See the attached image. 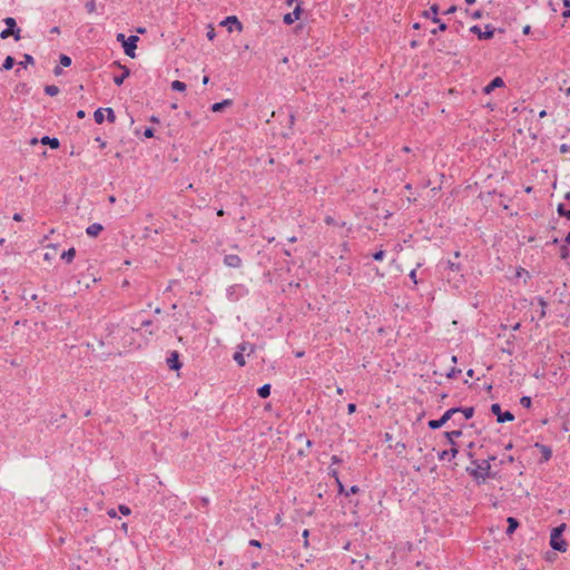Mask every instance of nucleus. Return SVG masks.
I'll list each match as a JSON object with an SVG mask.
<instances>
[{
	"instance_id": "nucleus-1",
	"label": "nucleus",
	"mask_w": 570,
	"mask_h": 570,
	"mask_svg": "<svg viewBox=\"0 0 570 570\" xmlns=\"http://www.w3.org/2000/svg\"><path fill=\"white\" fill-rule=\"evenodd\" d=\"M494 460L495 456L482 461L472 460L473 468H466V471L476 482H484L490 476L491 461Z\"/></svg>"
},
{
	"instance_id": "nucleus-2",
	"label": "nucleus",
	"mask_w": 570,
	"mask_h": 570,
	"mask_svg": "<svg viewBox=\"0 0 570 570\" xmlns=\"http://www.w3.org/2000/svg\"><path fill=\"white\" fill-rule=\"evenodd\" d=\"M461 435H462L461 430L444 432V436L446 438L448 442L451 443V449L439 452V454H438L439 460L443 461L448 456H450L451 459H454L458 455L459 449L456 448V443L454 440L456 438H460Z\"/></svg>"
},
{
	"instance_id": "nucleus-3",
	"label": "nucleus",
	"mask_w": 570,
	"mask_h": 570,
	"mask_svg": "<svg viewBox=\"0 0 570 570\" xmlns=\"http://www.w3.org/2000/svg\"><path fill=\"white\" fill-rule=\"evenodd\" d=\"M566 528V524H561L557 528H553L550 535V546L553 550L564 552L567 550V543L561 538V534Z\"/></svg>"
},
{
	"instance_id": "nucleus-4",
	"label": "nucleus",
	"mask_w": 570,
	"mask_h": 570,
	"mask_svg": "<svg viewBox=\"0 0 570 570\" xmlns=\"http://www.w3.org/2000/svg\"><path fill=\"white\" fill-rule=\"evenodd\" d=\"M3 21L7 24V28L0 32V38L7 39L10 36H13L14 40H17V41L20 40L21 30H20V28L17 27V22H16L14 18L8 17Z\"/></svg>"
},
{
	"instance_id": "nucleus-5",
	"label": "nucleus",
	"mask_w": 570,
	"mask_h": 570,
	"mask_svg": "<svg viewBox=\"0 0 570 570\" xmlns=\"http://www.w3.org/2000/svg\"><path fill=\"white\" fill-rule=\"evenodd\" d=\"M250 355L255 352V345L249 342H243L237 346V351L234 353L233 358L239 366H245L246 361L244 353Z\"/></svg>"
},
{
	"instance_id": "nucleus-6",
	"label": "nucleus",
	"mask_w": 570,
	"mask_h": 570,
	"mask_svg": "<svg viewBox=\"0 0 570 570\" xmlns=\"http://www.w3.org/2000/svg\"><path fill=\"white\" fill-rule=\"evenodd\" d=\"M328 474L335 479L340 494L350 497L351 494H356L360 492V488L357 485H352L348 490H345V487L340 480L338 471L336 469L330 468Z\"/></svg>"
},
{
	"instance_id": "nucleus-7",
	"label": "nucleus",
	"mask_w": 570,
	"mask_h": 570,
	"mask_svg": "<svg viewBox=\"0 0 570 570\" xmlns=\"http://www.w3.org/2000/svg\"><path fill=\"white\" fill-rule=\"evenodd\" d=\"M461 409L459 407H452L444 412V414L439 420H431L428 422V426L431 430H438L442 428L449 420L452 419V416L456 413H459Z\"/></svg>"
},
{
	"instance_id": "nucleus-8",
	"label": "nucleus",
	"mask_w": 570,
	"mask_h": 570,
	"mask_svg": "<svg viewBox=\"0 0 570 570\" xmlns=\"http://www.w3.org/2000/svg\"><path fill=\"white\" fill-rule=\"evenodd\" d=\"M491 412L497 416L498 423L510 422L514 420V415L510 411L502 412L498 403L491 405Z\"/></svg>"
},
{
	"instance_id": "nucleus-9",
	"label": "nucleus",
	"mask_w": 570,
	"mask_h": 570,
	"mask_svg": "<svg viewBox=\"0 0 570 570\" xmlns=\"http://www.w3.org/2000/svg\"><path fill=\"white\" fill-rule=\"evenodd\" d=\"M138 40H139L138 36H129L127 38V40L124 41L122 48H124L125 53L128 57H130V58H135L136 57L135 50L137 48Z\"/></svg>"
},
{
	"instance_id": "nucleus-10",
	"label": "nucleus",
	"mask_w": 570,
	"mask_h": 570,
	"mask_svg": "<svg viewBox=\"0 0 570 570\" xmlns=\"http://www.w3.org/2000/svg\"><path fill=\"white\" fill-rule=\"evenodd\" d=\"M470 32L478 35L479 39L481 40H488L493 37L494 29L491 27V24L485 26V31L481 30L479 26H472L470 28Z\"/></svg>"
},
{
	"instance_id": "nucleus-11",
	"label": "nucleus",
	"mask_w": 570,
	"mask_h": 570,
	"mask_svg": "<svg viewBox=\"0 0 570 570\" xmlns=\"http://www.w3.org/2000/svg\"><path fill=\"white\" fill-rule=\"evenodd\" d=\"M430 11L433 13V17H432V21L434 23H438V28L436 29H433L431 32L432 35H436L439 31H445L446 30V24L444 22H442L440 20V18L438 17L439 14V6L438 4H432L430 7Z\"/></svg>"
},
{
	"instance_id": "nucleus-12",
	"label": "nucleus",
	"mask_w": 570,
	"mask_h": 570,
	"mask_svg": "<svg viewBox=\"0 0 570 570\" xmlns=\"http://www.w3.org/2000/svg\"><path fill=\"white\" fill-rule=\"evenodd\" d=\"M222 26H226L228 27V31L232 32L233 31V27H235V29L237 31H242L243 30V24L242 22L237 19L236 16H229V17H226L222 22H220Z\"/></svg>"
},
{
	"instance_id": "nucleus-13",
	"label": "nucleus",
	"mask_w": 570,
	"mask_h": 570,
	"mask_svg": "<svg viewBox=\"0 0 570 570\" xmlns=\"http://www.w3.org/2000/svg\"><path fill=\"white\" fill-rule=\"evenodd\" d=\"M224 263L228 267L238 268L242 266V258L236 254H229L224 257Z\"/></svg>"
},
{
	"instance_id": "nucleus-14",
	"label": "nucleus",
	"mask_w": 570,
	"mask_h": 570,
	"mask_svg": "<svg viewBox=\"0 0 570 570\" xmlns=\"http://www.w3.org/2000/svg\"><path fill=\"white\" fill-rule=\"evenodd\" d=\"M301 11H302V8H301V6H299V4H297V6L295 7V9L293 10V12L287 13V14H285V16H284V19H283V20H284V22H285L286 24H291V23H293L294 21L298 20V19H299Z\"/></svg>"
},
{
	"instance_id": "nucleus-15",
	"label": "nucleus",
	"mask_w": 570,
	"mask_h": 570,
	"mask_svg": "<svg viewBox=\"0 0 570 570\" xmlns=\"http://www.w3.org/2000/svg\"><path fill=\"white\" fill-rule=\"evenodd\" d=\"M504 86V81L501 77H495L489 85H487L483 89L485 94H490L495 88H501Z\"/></svg>"
},
{
	"instance_id": "nucleus-16",
	"label": "nucleus",
	"mask_w": 570,
	"mask_h": 570,
	"mask_svg": "<svg viewBox=\"0 0 570 570\" xmlns=\"http://www.w3.org/2000/svg\"><path fill=\"white\" fill-rule=\"evenodd\" d=\"M104 229L102 225L99 224V223H94L91 225H89L87 228H86V233L88 236L90 237H96L100 234V232Z\"/></svg>"
},
{
	"instance_id": "nucleus-17",
	"label": "nucleus",
	"mask_w": 570,
	"mask_h": 570,
	"mask_svg": "<svg viewBox=\"0 0 570 570\" xmlns=\"http://www.w3.org/2000/svg\"><path fill=\"white\" fill-rule=\"evenodd\" d=\"M167 364L169 366V368L171 370H179L181 364L180 362L178 361V353L177 352H173L170 357L167 358Z\"/></svg>"
},
{
	"instance_id": "nucleus-18",
	"label": "nucleus",
	"mask_w": 570,
	"mask_h": 570,
	"mask_svg": "<svg viewBox=\"0 0 570 570\" xmlns=\"http://www.w3.org/2000/svg\"><path fill=\"white\" fill-rule=\"evenodd\" d=\"M232 104H233V101L230 99H225V100H223L220 102H215L214 105H212V111L219 112L225 107L230 106Z\"/></svg>"
},
{
	"instance_id": "nucleus-19",
	"label": "nucleus",
	"mask_w": 570,
	"mask_h": 570,
	"mask_svg": "<svg viewBox=\"0 0 570 570\" xmlns=\"http://www.w3.org/2000/svg\"><path fill=\"white\" fill-rule=\"evenodd\" d=\"M124 69V73L120 76L114 77V82L117 86H121L125 79L130 75V70L127 67L120 66Z\"/></svg>"
},
{
	"instance_id": "nucleus-20",
	"label": "nucleus",
	"mask_w": 570,
	"mask_h": 570,
	"mask_svg": "<svg viewBox=\"0 0 570 570\" xmlns=\"http://www.w3.org/2000/svg\"><path fill=\"white\" fill-rule=\"evenodd\" d=\"M41 144L49 145L52 149H57L60 145L58 138H50L49 136L42 137Z\"/></svg>"
},
{
	"instance_id": "nucleus-21",
	"label": "nucleus",
	"mask_w": 570,
	"mask_h": 570,
	"mask_svg": "<svg viewBox=\"0 0 570 570\" xmlns=\"http://www.w3.org/2000/svg\"><path fill=\"white\" fill-rule=\"evenodd\" d=\"M535 448L540 449L544 461L550 460V458L552 455V451H551V449L549 446L535 443Z\"/></svg>"
},
{
	"instance_id": "nucleus-22",
	"label": "nucleus",
	"mask_w": 570,
	"mask_h": 570,
	"mask_svg": "<svg viewBox=\"0 0 570 570\" xmlns=\"http://www.w3.org/2000/svg\"><path fill=\"white\" fill-rule=\"evenodd\" d=\"M508 529H507V534H511L515 531V529L518 528L519 525V522L517 519L512 518V517H509L508 518Z\"/></svg>"
},
{
	"instance_id": "nucleus-23",
	"label": "nucleus",
	"mask_w": 570,
	"mask_h": 570,
	"mask_svg": "<svg viewBox=\"0 0 570 570\" xmlns=\"http://www.w3.org/2000/svg\"><path fill=\"white\" fill-rule=\"evenodd\" d=\"M75 255H76V249L73 247H71L61 254V259L66 261L67 263H71Z\"/></svg>"
},
{
	"instance_id": "nucleus-24",
	"label": "nucleus",
	"mask_w": 570,
	"mask_h": 570,
	"mask_svg": "<svg viewBox=\"0 0 570 570\" xmlns=\"http://www.w3.org/2000/svg\"><path fill=\"white\" fill-rule=\"evenodd\" d=\"M257 394L262 397V399H266L271 394V385L269 384H264L262 385L258 390H257Z\"/></svg>"
},
{
	"instance_id": "nucleus-25",
	"label": "nucleus",
	"mask_w": 570,
	"mask_h": 570,
	"mask_svg": "<svg viewBox=\"0 0 570 570\" xmlns=\"http://www.w3.org/2000/svg\"><path fill=\"white\" fill-rule=\"evenodd\" d=\"M33 63H35L33 57L29 53H24L23 60H21L19 62V66H21L22 68H27L28 66L33 65Z\"/></svg>"
},
{
	"instance_id": "nucleus-26",
	"label": "nucleus",
	"mask_w": 570,
	"mask_h": 570,
	"mask_svg": "<svg viewBox=\"0 0 570 570\" xmlns=\"http://www.w3.org/2000/svg\"><path fill=\"white\" fill-rule=\"evenodd\" d=\"M13 65H14V59H13V57L8 56V57L4 59L3 63H2L1 70L8 71V70L12 69Z\"/></svg>"
},
{
	"instance_id": "nucleus-27",
	"label": "nucleus",
	"mask_w": 570,
	"mask_h": 570,
	"mask_svg": "<svg viewBox=\"0 0 570 570\" xmlns=\"http://www.w3.org/2000/svg\"><path fill=\"white\" fill-rule=\"evenodd\" d=\"M557 212L560 216H563L566 217L567 219L570 220V209H566L564 205L563 204H559L558 207H557Z\"/></svg>"
},
{
	"instance_id": "nucleus-28",
	"label": "nucleus",
	"mask_w": 570,
	"mask_h": 570,
	"mask_svg": "<svg viewBox=\"0 0 570 570\" xmlns=\"http://www.w3.org/2000/svg\"><path fill=\"white\" fill-rule=\"evenodd\" d=\"M461 410L459 413H462L465 420H469L473 416L474 409L472 406L470 407H460Z\"/></svg>"
},
{
	"instance_id": "nucleus-29",
	"label": "nucleus",
	"mask_w": 570,
	"mask_h": 570,
	"mask_svg": "<svg viewBox=\"0 0 570 570\" xmlns=\"http://www.w3.org/2000/svg\"><path fill=\"white\" fill-rule=\"evenodd\" d=\"M104 111H105V109H102V108H98V109L94 112V118H95V121H96L97 124H102V121H104V119H105Z\"/></svg>"
},
{
	"instance_id": "nucleus-30",
	"label": "nucleus",
	"mask_w": 570,
	"mask_h": 570,
	"mask_svg": "<svg viewBox=\"0 0 570 570\" xmlns=\"http://www.w3.org/2000/svg\"><path fill=\"white\" fill-rule=\"evenodd\" d=\"M45 92L48 95V96H56L59 94V88L55 85H49V86H46L45 87Z\"/></svg>"
},
{
	"instance_id": "nucleus-31",
	"label": "nucleus",
	"mask_w": 570,
	"mask_h": 570,
	"mask_svg": "<svg viewBox=\"0 0 570 570\" xmlns=\"http://www.w3.org/2000/svg\"><path fill=\"white\" fill-rule=\"evenodd\" d=\"M171 89L176 91H184L186 89V85L183 81L175 80L171 82Z\"/></svg>"
},
{
	"instance_id": "nucleus-32",
	"label": "nucleus",
	"mask_w": 570,
	"mask_h": 570,
	"mask_svg": "<svg viewBox=\"0 0 570 570\" xmlns=\"http://www.w3.org/2000/svg\"><path fill=\"white\" fill-rule=\"evenodd\" d=\"M85 8L88 13H94L96 11V1L89 0L86 2Z\"/></svg>"
},
{
	"instance_id": "nucleus-33",
	"label": "nucleus",
	"mask_w": 570,
	"mask_h": 570,
	"mask_svg": "<svg viewBox=\"0 0 570 570\" xmlns=\"http://www.w3.org/2000/svg\"><path fill=\"white\" fill-rule=\"evenodd\" d=\"M59 60H60L61 66H63V67H69L71 65V58L67 55H63V53L60 55Z\"/></svg>"
},
{
	"instance_id": "nucleus-34",
	"label": "nucleus",
	"mask_w": 570,
	"mask_h": 570,
	"mask_svg": "<svg viewBox=\"0 0 570 570\" xmlns=\"http://www.w3.org/2000/svg\"><path fill=\"white\" fill-rule=\"evenodd\" d=\"M520 404L525 407V409H529L532 404V401H531V397L530 396H522L520 399Z\"/></svg>"
},
{
	"instance_id": "nucleus-35",
	"label": "nucleus",
	"mask_w": 570,
	"mask_h": 570,
	"mask_svg": "<svg viewBox=\"0 0 570 570\" xmlns=\"http://www.w3.org/2000/svg\"><path fill=\"white\" fill-rule=\"evenodd\" d=\"M105 111L107 112V120L114 124L116 121V116L112 108H106Z\"/></svg>"
},
{
	"instance_id": "nucleus-36",
	"label": "nucleus",
	"mask_w": 570,
	"mask_h": 570,
	"mask_svg": "<svg viewBox=\"0 0 570 570\" xmlns=\"http://www.w3.org/2000/svg\"><path fill=\"white\" fill-rule=\"evenodd\" d=\"M393 448H394L395 452L400 455L404 452L406 446H405V443H403V442H396Z\"/></svg>"
},
{
	"instance_id": "nucleus-37",
	"label": "nucleus",
	"mask_w": 570,
	"mask_h": 570,
	"mask_svg": "<svg viewBox=\"0 0 570 570\" xmlns=\"http://www.w3.org/2000/svg\"><path fill=\"white\" fill-rule=\"evenodd\" d=\"M385 257V252L383 249H380L373 254V258L375 261H382Z\"/></svg>"
},
{
	"instance_id": "nucleus-38",
	"label": "nucleus",
	"mask_w": 570,
	"mask_h": 570,
	"mask_svg": "<svg viewBox=\"0 0 570 570\" xmlns=\"http://www.w3.org/2000/svg\"><path fill=\"white\" fill-rule=\"evenodd\" d=\"M446 264H448V268L453 271V272H460V269H461L459 264H455V263H453L451 261H448Z\"/></svg>"
},
{
	"instance_id": "nucleus-39",
	"label": "nucleus",
	"mask_w": 570,
	"mask_h": 570,
	"mask_svg": "<svg viewBox=\"0 0 570 570\" xmlns=\"http://www.w3.org/2000/svg\"><path fill=\"white\" fill-rule=\"evenodd\" d=\"M118 509L124 515H129L131 512L130 509L125 504H120Z\"/></svg>"
},
{
	"instance_id": "nucleus-40",
	"label": "nucleus",
	"mask_w": 570,
	"mask_h": 570,
	"mask_svg": "<svg viewBox=\"0 0 570 570\" xmlns=\"http://www.w3.org/2000/svg\"><path fill=\"white\" fill-rule=\"evenodd\" d=\"M539 303L541 305V317H544L546 315V306H547V303L544 302V299L542 297L539 298Z\"/></svg>"
},
{
	"instance_id": "nucleus-41",
	"label": "nucleus",
	"mask_w": 570,
	"mask_h": 570,
	"mask_svg": "<svg viewBox=\"0 0 570 570\" xmlns=\"http://www.w3.org/2000/svg\"><path fill=\"white\" fill-rule=\"evenodd\" d=\"M206 36H207V38L209 40H213L215 38L216 33H215V30H214V28L212 26H209V29H208Z\"/></svg>"
},
{
	"instance_id": "nucleus-42",
	"label": "nucleus",
	"mask_w": 570,
	"mask_h": 570,
	"mask_svg": "<svg viewBox=\"0 0 570 570\" xmlns=\"http://www.w3.org/2000/svg\"><path fill=\"white\" fill-rule=\"evenodd\" d=\"M144 136L146 138H151L154 136V129L153 128H146L144 131Z\"/></svg>"
},
{
	"instance_id": "nucleus-43",
	"label": "nucleus",
	"mask_w": 570,
	"mask_h": 570,
	"mask_svg": "<svg viewBox=\"0 0 570 570\" xmlns=\"http://www.w3.org/2000/svg\"><path fill=\"white\" fill-rule=\"evenodd\" d=\"M410 278L413 281V283L416 285L417 284V279H416V269H412L409 274Z\"/></svg>"
},
{
	"instance_id": "nucleus-44",
	"label": "nucleus",
	"mask_w": 570,
	"mask_h": 570,
	"mask_svg": "<svg viewBox=\"0 0 570 570\" xmlns=\"http://www.w3.org/2000/svg\"><path fill=\"white\" fill-rule=\"evenodd\" d=\"M458 10V7L456 6H451L450 8H448L445 11H444V14H452L454 12H456Z\"/></svg>"
},
{
	"instance_id": "nucleus-45",
	"label": "nucleus",
	"mask_w": 570,
	"mask_h": 570,
	"mask_svg": "<svg viewBox=\"0 0 570 570\" xmlns=\"http://www.w3.org/2000/svg\"><path fill=\"white\" fill-rule=\"evenodd\" d=\"M356 411V405L354 403H350L347 405V412L348 414H353Z\"/></svg>"
},
{
	"instance_id": "nucleus-46",
	"label": "nucleus",
	"mask_w": 570,
	"mask_h": 570,
	"mask_svg": "<svg viewBox=\"0 0 570 570\" xmlns=\"http://www.w3.org/2000/svg\"><path fill=\"white\" fill-rule=\"evenodd\" d=\"M116 39H117L118 42H121V45H124V41L127 40V38H126V36L124 33H118L116 36Z\"/></svg>"
},
{
	"instance_id": "nucleus-47",
	"label": "nucleus",
	"mask_w": 570,
	"mask_h": 570,
	"mask_svg": "<svg viewBox=\"0 0 570 570\" xmlns=\"http://www.w3.org/2000/svg\"><path fill=\"white\" fill-rule=\"evenodd\" d=\"M471 17H472L473 19H480V18L482 17V12H481L480 10L473 11V12L471 13Z\"/></svg>"
},
{
	"instance_id": "nucleus-48",
	"label": "nucleus",
	"mask_w": 570,
	"mask_h": 570,
	"mask_svg": "<svg viewBox=\"0 0 570 570\" xmlns=\"http://www.w3.org/2000/svg\"><path fill=\"white\" fill-rule=\"evenodd\" d=\"M249 544H250L252 547H256V548H261V547H262L261 542H259L258 540H256V539H252V540L249 541Z\"/></svg>"
},
{
	"instance_id": "nucleus-49",
	"label": "nucleus",
	"mask_w": 570,
	"mask_h": 570,
	"mask_svg": "<svg viewBox=\"0 0 570 570\" xmlns=\"http://www.w3.org/2000/svg\"><path fill=\"white\" fill-rule=\"evenodd\" d=\"M568 255H569L568 249H567V247L563 246L561 248V258L566 259L568 257Z\"/></svg>"
},
{
	"instance_id": "nucleus-50",
	"label": "nucleus",
	"mask_w": 570,
	"mask_h": 570,
	"mask_svg": "<svg viewBox=\"0 0 570 570\" xmlns=\"http://www.w3.org/2000/svg\"><path fill=\"white\" fill-rule=\"evenodd\" d=\"M324 220L327 225H333L335 223L332 216H326Z\"/></svg>"
},
{
	"instance_id": "nucleus-51",
	"label": "nucleus",
	"mask_w": 570,
	"mask_h": 570,
	"mask_svg": "<svg viewBox=\"0 0 570 570\" xmlns=\"http://www.w3.org/2000/svg\"><path fill=\"white\" fill-rule=\"evenodd\" d=\"M331 461H332L333 464H338V463L342 462V460L337 455H333L331 458Z\"/></svg>"
},
{
	"instance_id": "nucleus-52",
	"label": "nucleus",
	"mask_w": 570,
	"mask_h": 570,
	"mask_svg": "<svg viewBox=\"0 0 570 570\" xmlns=\"http://www.w3.org/2000/svg\"><path fill=\"white\" fill-rule=\"evenodd\" d=\"M12 219L16 220V222H21L22 220V216H21V214L16 213V214H13Z\"/></svg>"
},
{
	"instance_id": "nucleus-53",
	"label": "nucleus",
	"mask_w": 570,
	"mask_h": 570,
	"mask_svg": "<svg viewBox=\"0 0 570 570\" xmlns=\"http://www.w3.org/2000/svg\"><path fill=\"white\" fill-rule=\"evenodd\" d=\"M53 73H55L56 76L61 75V73H62V69H61L59 66L55 67V69H53Z\"/></svg>"
},
{
	"instance_id": "nucleus-54",
	"label": "nucleus",
	"mask_w": 570,
	"mask_h": 570,
	"mask_svg": "<svg viewBox=\"0 0 570 570\" xmlns=\"http://www.w3.org/2000/svg\"><path fill=\"white\" fill-rule=\"evenodd\" d=\"M461 371L460 370H451V372L448 374L449 377H455L456 373H460Z\"/></svg>"
},
{
	"instance_id": "nucleus-55",
	"label": "nucleus",
	"mask_w": 570,
	"mask_h": 570,
	"mask_svg": "<svg viewBox=\"0 0 570 570\" xmlns=\"http://www.w3.org/2000/svg\"><path fill=\"white\" fill-rule=\"evenodd\" d=\"M308 534H309L308 530H306V529H305V530L303 531V537H304V539H305V542H304V543H305V546H307V543H308V541H307V537H308Z\"/></svg>"
},
{
	"instance_id": "nucleus-56",
	"label": "nucleus",
	"mask_w": 570,
	"mask_h": 570,
	"mask_svg": "<svg viewBox=\"0 0 570 570\" xmlns=\"http://www.w3.org/2000/svg\"><path fill=\"white\" fill-rule=\"evenodd\" d=\"M107 513H108V515L110 518H116L117 517V513H116V511L114 509H110Z\"/></svg>"
},
{
	"instance_id": "nucleus-57",
	"label": "nucleus",
	"mask_w": 570,
	"mask_h": 570,
	"mask_svg": "<svg viewBox=\"0 0 570 570\" xmlns=\"http://www.w3.org/2000/svg\"><path fill=\"white\" fill-rule=\"evenodd\" d=\"M85 116H86L85 110H79V111L77 112V117H78V118H80V119L85 118Z\"/></svg>"
},
{
	"instance_id": "nucleus-58",
	"label": "nucleus",
	"mask_w": 570,
	"mask_h": 570,
	"mask_svg": "<svg viewBox=\"0 0 570 570\" xmlns=\"http://www.w3.org/2000/svg\"><path fill=\"white\" fill-rule=\"evenodd\" d=\"M150 325H151V321H149V320H146V321L141 322V326L142 327H147V326H150Z\"/></svg>"
},
{
	"instance_id": "nucleus-59",
	"label": "nucleus",
	"mask_w": 570,
	"mask_h": 570,
	"mask_svg": "<svg viewBox=\"0 0 570 570\" xmlns=\"http://www.w3.org/2000/svg\"><path fill=\"white\" fill-rule=\"evenodd\" d=\"M423 17H425V18H431V19H432L433 13H432L430 10H429V11H424V12H423Z\"/></svg>"
},
{
	"instance_id": "nucleus-60",
	"label": "nucleus",
	"mask_w": 570,
	"mask_h": 570,
	"mask_svg": "<svg viewBox=\"0 0 570 570\" xmlns=\"http://www.w3.org/2000/svg\"><path fill=\"white\" fill-rule=\"evenodd\" d=\"M522 31H523L524 35H529L530 31H531V27L530 26H525Z\"/></svg>"
},
{
	"instance_id": "nucleus-61",
	"label": "nucleus",
	"mask_w": 570,
	"mask_h": 570,
	"mask_svg": "<svg viewBox=\"0 0 570 570\" xmlns=\"http://www.w3.org/2000/svg\"><path fill=\"white\" fill-rule=\"evenodd\" d=\"M560 151L563 153V154L567 153L568 151V146L566 144L561 145Z\"/></svg>"
},
{
	"instance_id": "nucleus-62",
	"label": "nucleus",
	"mask_w": 570,
	"mask_h": 570,
	"mask_svg": "<svg viewBox=\"0 0 570 570\" xmlns=\"http://www.w3.org/2000/svg\"><path fill=\"white\" fill-rule=\"evenodd\" d=\"M96 140L98 141V145H100L101 147H105V146H106V142H105V141H102V140L100 139V137H97V138H96Z\"/></svg>"
},
{
	"instance_id": "nucleus-63",
	"label": "nucleus",
	"mask_w": 570,
	"mask_h": 570,
	"mask_svg": "<svg viewBox=\"0 0 570 570\" xmlns=\"http://www.w3.org/2000/svg\"><path fill=\"white\" fill-rule=\"evenodd\" d=\"M96 140L98 141V145H100L101 147H105V146H106V142H105V141H102V140L100 139V137H97V138H96Z\"/></svg>"
},
{
	"instance_id": "nucleus-64",
	"label": "nucleus",
	"mask_w": 570,
	"mask_h": 570,
	"mask_svg": "<svg viewBox=\"0 0 570 570\" xmlns=\"http://www.w3.org/2000/svg\"><path fill=\"white\" fill-rule=\"evenodd\" d=\"M564 242L567 244H570V232L567 234L566 238H564Z\"/></svg>"
}]
</instances>
